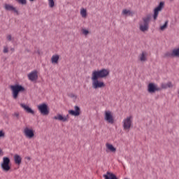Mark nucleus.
<instances>
[{
    "label": "nucleus",
    "mask_w": 179,
    "mask_h": 179,
    "mask_svg": "<svg viewBox=\"0 0 179 179\" xmlns=\"http://www.w3.org/2000/svg\"><path fill=\"white\" fill-rule=\"evenodd\" d=\"M152 20V15L148 14L143 17V20L139 22V30L141 32L145 33L149 30V24Z\"/></svg>",
    "instance_id": "f257e3e1"
},
{
    "label": "nucleus",
    "mask_w": 179,
    "mask_h": 179,
    "mask_svg": "<svg viewBox=\"0 0 179 179\" xmlns=\"http://www.w3.org/2000/svg\"><path fill=\"white\" fill-rule=\"evenodd\" d=\"M110 69H94L92 71L91 76L97 78H106L110 76Z\"/></svg>",
    "instance_id": "f03ea898"
},
{
    "label": "nucleus",
    "mask_w": 179,
    "mask_h": 179,
    "mask_svg": "<svg viewBox=\"0 0 179 179\" xmlns=\"http://www.w3.org/2000/svg\"><path fill=\"white\" fill-rule=\"evenodd\" d=\"M92 80V88L94 90L103 89L106 87V84L102 80H100L99 78L91 76Z\"/></svg>",
    "instance_id": "7ed1b4c3"
},
{
    "label": "nucleus",
    "mask_w": 179,
    "mask_h": 179,
    "mask_svg": "<svg viewBox=\"0 0 179 179\" xmlns=\"http://www.w3.org/2000/svg\"><path fill=\"white\" fill-rule=\"evenodd\" d=\"M10 90L12 91V96L14 99H17L18 98L20 92H23L25 91L24 87L18 84L10 85Z\"/></svg>",
    "instance_id": "20e7f679"
},
{
    "label": "nucleus",
    "mask_w": 179,
    "mask_h": 179,
    "mask_svg": "<svg viewBox=\"0 0 179 179\" xmlns=\"http://www.w3.org/2000/svg\"><path fill=\"white\" fill-rule=\"evenodd\" d=\"M35 130L32 127H25L23 129V134L27 139L32 140L35 138Z\"/></svg>",
    "instance_id": "39448f33"
},
{
    "label": "nucleus",
    "mask_w": 179,
    "mask_h": 179,
    "mask_svg": "<svg viewBox=\"0 0 179 179\" xmlns=\"http://www.w3.org/2000/svg\"><path fill=\"white\" fill-rule=\"evenodd\" d=\"M132 122H133V117L132 116H127L122 120V127L123 130L125 131H129L131 128L132 127Z\"/></svg>",
    "instance_id": "423d86ee"
},
{
    "label": "nucleus",
    "mask_w": 179,
    "mask_h": 179,
    "mask_svg": "<svg viewBox=\"0 0 179 179\" xmlns=\"http://www.w3.org/2000/svg\"><path fill=\"white\" fill-rule=\"evenodd\" d=\"M104 120L110 124H113L115 122V117L113 113L107 110L104 112Z\"/></svg>",
    "instance_id": "0eeeda50"
},
{
    "label": "nucleus",
    "mask_w": 179,
    "mask_h": 179,
    "mask_svg": "<svg viewBox=\"0 0 179 179\" xmlns=\"http://www.w3.org/2000/svg\"><path fill=\"white\" fill-rule=\"evenodd\" d=\"M1 168L2 171L6 173L8 172L10 170V160L8 157H3L2 162L1 163Z\"/></svg>",
    "instance_id": "6e6552de"
},
{
    "label": "nucleus",
    "mask_w": 179,
    "mask_h": 179,
    "mask_svg": "<svg viewBox=\"0 0 179 179\" xmlns=\"http://www.w3.org/2000/svg\"><path fill=\"white\" fill-rule=\"evenodd\" d=\"M37 108L42 115H48L50 113L49 108L47 103H43L37 106Z\"/></svg>",
    "instance_id": "1a4fd4ad"
},
{
    "label": "nucleus",
    "mask_w": 179,
    "mask_h": 179,
    "mask_svg": "<svg viewBox=\"0 0 179 179\" xmlns=\"http://www.w3.org/2000/svg\"><path fill=\"white\" fill-rule=\"evenodd\" d=\"M164 7V3L161 2L157 7H155L153 10V20L155 21L158 18V15L159 12L162 10Z\"/></svg>",
    "instance_id": "9d476101"
},
{
    "label": "nucleus",
    "mask_w": 179,
    "mask_h": 179,
    "mask_svg": "<svg viewBox=\"0 0 179 179\" xmlns=\"http://www.w3.org/2000/svg\"><path fill=\"white\" fill-rule=\"evenodd\" d=\"M53 119L59 122H67L69 121V115H63L60 113H57Z\"/></svg>",
    "instance_id": "9b49d317"
},
{
    "label": "nucleus",
    "mask_w": 179,
    "mask_h": 179,
    "mask_svg": "<svg viewBox=\"0 0 179 179\" xmlns=\"http://www.w3.org/2000/svg\"><path fill=\"white\" fill-rule=\"evenodd\" d=\"M159 90V88L158 87L157 84H155L154 83H150L148 85V92L149 93L153 94L155 92H158Z\"/></svg>",
    "instance_id": "f8f14e48"
},
{
    "label": "nucleus",
    "mask_w": 179,
    "mask_h": 179,
    "mask_svg": "<svg viewBox=\"0 0 179 179\" xmlns=\"http://www.w3.org/2000/svg\"><path fill=\"white\" fill-rule=\"evenodd\" d=\"M3 8L6 10H9L10 12H14L16 15H19V11L17 9L16 7H15L12 4H3Z\"/></svg>",
    "instance_id": "ddd939ff"
},
{
    "label": "nucleus",
    "mask_w": 179,
    "mask_h": 179,
    "mask_svg": "<svg viewBox=\"0 0 179 179\" xmlns=\"http://www.w3.org/2000/svg\"><path fill=\"white\" fill-rule=\"evenodd\" d=\"M28 79L31 82H35L38 80V71L36 70L31 71L27 75Z\"/></svg>",
    "instance_id": "4468645a"
},
{
    "label": "nucleus",
    "mask_w": 179,
    "mask_h": 179,
    "mask_svg": "<svg viewBox=\"0 0 179 179\" xmlns=\"http://www.w3.org/2000/svg\"><path fill=\"white\" fill-rule=\"evenodd\" d=\"M20 106L27 113L31 114L32 115L35 114V111L31 108H30L29 106L24 103H20Z\"/></svg>",
    "instance_id": "2eb2a0df"
},
{
    "label": "nucleus",
    "mask_w": 179,
    "mask_h": 179,
    "mask_svg": "<svg viewBox=\"0 0 179 179\" xmlns=\"http://www.w3.org/2000/svg\"><path fill=\"white\" fill-rule=\"evenodd\" d=\"M106 152L110 153H116L117 148L112 144L107 143L106 144Z\"/></svg>",
    "instance_id": "dca6fc26"
},
{
    "label": "nucleus",
    "mask_w": 179,
    "mask_h": 179,
    "mask_svg": "<svg viewBox=\"0 0 179 179\" xmlns=\"http://www.w3.org/2000/svg\"><path fill=\"white\" fill-rule=\"evenodd\" d=\"M60 56L59 55H54L50 59L51 64L57 65L59 64Z\"/></svg>",
    "instance_id": "f3484780"
},
{
    "label": "nucleus",
    "mask_w": 179,
    "mask_h": 179,
    "mask_svg": "<svg viewBox=\"0 0 179 179\" xmlns=\"http://www.w3.org/2000/svg\"><path fill=\"white\" fill-rule=\"evenodd\" d=\"M75 110H69L68 111L69 114H70V115H73V116H78L80 115V108L78 106H75Z\"/></svg>",
    "instance_id": "a211bd4d"
},
{
    "label": "nucleus",
    "mask_w": 179,
    "mask_h": 179,
    "mask_svg": "<svg viewBox=\"0 0 179 179\" xmlns=\"http://www.w3.org/2000/svg\"><path fill=\"white\" fill-rule=\"evenodd\" d=\"M169 27V20H166L164 24H162L159 27V31L160 32L165 31Z\"/></svg>",
    "instance_id": "6ab92c4d"
},
{
    "label": "nucleus",
    "mask_w": 179,
    "mask_h": 179,
    "mask_svg": "<svg viewBox=\"0 0 179 179\" xmlns=\"http://www.w3.org/2000/svg\"><path fill=\"white\" fill-rule=\"evenodd\" d=\"M122 15L124 17L133 16L134 12L131 11L130 9H123L122 11Z\"/></svg>",
    "instance_id": "aec40b11"
},
{
    "label": "nucleus",
    "mask_w": 179,
    "mask_h": 179,
    "mask_svg": "<svg viewBox=\"0 0 179 179\" xmlns=\"http://www.w3.org/2000/svg\"><path fill=\"white\" fill-rule=\"evenodd\" d=\"M105 179H117V176L111 172H107L106 174L103 175Z\"/></svg>",
    "instance_id": "412c9836"
},
{
    "label": "nucleus",
    "mask_w": 179,
    "mask_h": 179,
    "mask_svg": "<svg viewBox=\"0 0 179 179\" xmlns=\"http://www.w3.org/2000/svg\"><path fill=\"white\" fill-rule=\"evenodd\" d=\"M14 162L16 165L20 166L22 164V157L19 155H14Z\"/></svg>",
    "instance_id": "4be33fe9"
},
{
    "label": "nucleus",
    "mask_w": 179,
    "mask_h": 179,
    "mask_svg": "<svg viewBox=\"0 0 179 179\" xmlns=\"http://www.w3.org/2000/svg\"><path fill=\"white\" fill-rule=\"evenodd\" d=\"M148 57V53L146 52H143L141 54L139 55L138 59L141 62H145L147 60Z\"/></svg>",
    "instance_id": "5701e85b"
},
{
    "label": "nucleus",
    "mask_w": 179,
    "mask_h": 179,
    "mask_svg": "<svg viewBox=\"0 0 179 179\" xmlns=\"http://www.w3.org/2000/svg\"><path fill=\"white\" fill-rule=\"evenodd\" d=\"M80 15L83 19H86L87 17V11L85 8H82L80 10Z\"/></svg>",
    "instance_id": "b1692460"
},
{
    "label": "nucleus",
    "mask_w": 179,
    "mask_h": 179,
    "mask_svg": "<svg viewBox=\"0 0 179 179\" xmlns=\"http://www.w3.org/2000/svg\"><path fill=\"white\" fill-rule=\"evenodd\" d=\"M171 56L179 58V47L175 48L172 50Z\"/></svg>",
    "instance_id": "393cba45"
},
{
    "label": "nucleus",
    "mask_w": 179,
    "mask_h": 179,
    "mask_svg": "<svg viewBox=\"0 0 179 179\" xmlns=\"http://www.w3.org/2000/svg\"><path fill=\"white\" fill-rule=\"evenodd\" d=\"M173 87V85L171 82L164 83V84H162V87L163 89L172 88Z\"/></svg>",
    "instance_id": "a878e982"
},
{
    "label": "nucleus",
    "mask_w": 179,
    "mask_h": 179,
    "mask_svg": "<svg viewBox=\"0 0 179 179\" xmlns=\"http://www.w3.org/2000/svg\"><path fill=\"white\" fill-rule=\"evenodd\" d=\"M81 34L83 36L87 37L90 34V31L88 29H81Z\"/></svg>",
    "instance_id": "bb28decb"
},
{
    "label": "nucleus",
    "mask_w": 179,
    "mask_h": 179,
    "mask_svg": "<svg viewBox=\"0 0 179 179\" xmlns=\"http://www.w3.org/2000/svg\"><path fill=\"white\" fill-rule=\"evenodd\" d=\"M48 5L50 8H53L55 6V0H48Z\"/></svg>",
    "instance_id": "cd10ccee"
},
{
    "label": "nucleus",
    "mask_w": 179,
    "mask_h": 179,
    "mask_svg": "<svg viewBox=\"0 0 179 179\" xmlns=\"http://www.w3.org/2000/svg\"><path fill=\"white\" fill-rule=\"evenodd\" d=\"M9 52V48L8 45H4L3 47V53L6 54Z\"/></svg>",
    "instance_id": "c85d7f7f"
},
{
    "label": "nucleus",
    "mask_w": 179,
    "mask_h": 179,
    "mask_svg": "<svg viewBox=\"0 0 179 179\" xmlns=\"http://www.w3.org/2000/svg\"><path fill=\"white\" fill-rule=\"evenodd\" d=\"M18 3L22 5H26L27 3V0H15Z\"/></svg>",
    "instance_id": "c756f323"
},
{
    "label": "nucleus",
    "mask_w": 179,
    "mask_h": 179,
    "mask_svg": "<svg viewBox=\"0 0 179 179\" xmlns=\"http://www.w3.org/2000/svg\"><path fill=\"white\" fill-rule=\"evenodd\" d=\"M6 137V133L4 131L1 130L0 131V139L4 138Z\"/></svg>",
    "instance_id": "7c9ffc66"
},
{
    "label": "nucleus",
    "mask_w": 179,
    "mask_h": 179,
    "mask_svg": "<svg viewBox=\"0 0 179 179\" xmlns=\"http://www.w3.org/2000/svg\"><path fill=\"white\" fill-rule=\"evenodd\" d=\"M35 53L37 54L38 55H41L43 54L42 51L40 50H36L35 51Z\"/></svg>",
    "instance_id": "2f4dec72"
},
{
    "label": "nucleus",
    "mask_w": 179,
    "mask_h": 179,
    "mask_svg": "<svg viewBox=\"0 0 179 179\" xmlns=\"http://www.w3.org/2000/svg\"><path fill=\"white\" fill-rule=\"evenodd\" d=\"M7 39L8 41H11L13 38H12V36L9 34L7 36Z\"/></svg>",
    "instance_id": "473e14b6"
},
{
    "label": "nucleus",
    "mask_w": 179,
    "mask_h": 179,
    "mask_svg": "<svg viewBox=\"0 0 179 179\" xmlns=\"http://www.w3.org/2000/svg\"><path fill=\"white\" fill-rule=\"evenodd\" d=\"M4 155V152L1 148H0V157Z\"/></svg>",
    "instance_id": "72a5a7b5"
},
{
    "label": "nucleus",
    "mask_w": 179,
    "mask_h": 179,
    "mask_svg": "<svg viewBox=\"0 0 179 179\" xmlns=\"http://www.w3.org/2000/svg\"><path fill=\"white\" fill-rule=\"evenodd\" d=\"M25 159H26L28 162L31 161V159L30 157H27Z\"/></svg>",
    "instance_id": "f704fd0d"
},
{
    "label": "nucleus",
    "mask_w": 179,
    "mask_h": 179,
    "mask_svg": "<svg viewBox=\"0 0 179 179\" xmlns=\"http://www.w3.org/2000/svg\"><path fill=\"white\" fill-rule=\"evenodd\" d=\"M10 51H11L12 52H15V48H10Z\"/></svg>",
    "instance_id": "c9c22d12"
},
{
    "label": "nucleus",
    "mask_w": 179,
    "mask_h": 179,
    "mask_svg": "<svg viewBox=\"0 0 179 179\" xmlns=\"http://www.w3.org/2000/svg\"><path fill=\"white\" fill-rule=\"evenodd\" d=\"M30 2H33L35 0H29Z\"/></svg>",
    "instance_id": "e433bc0d"
},
{
    "label": "nucleus",
    "mask_w": 179,
    "mask_h": 179,
    "mask_svg": "<svg viewBox=\"0 0 179 179\" xmlns=\"http://www.w3.org/2000/svg\"><path fill=\"white\" fill-rule=\"evenodd\" d=\"M169 1H174V0H169Z\"/></svg>",
    "instance_id": "4c0bfd02"
}]
</instances>
